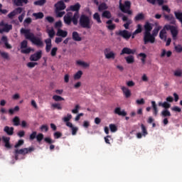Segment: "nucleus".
I'll use <instances>...</instances> for the list:
<instances>
[{
    "label": "nucleus",
    "instance_id": "nucleus-47",
    "mask_svg": "<svg viewBox=\"0 0 182 182\" xmlns=\"http://www.w3.org/2000/svg\"><path fill=\"white\" fill-rule=\"evenodd\" d=\"M28 48V41L23 40L21 43V49H26Z\"/></svg>",
    "mask_w": 182,
    "mask_h": 182
},
{
    "label": "nucleus",
    "instance_id": "nucleus-55",
    "mask_svg": "<svg viewBox=\"0 0 182 182\" xmlns=\"http://www.w3.org/2000/svg\"><path fill=\"white\" fill-rule=\"evenodd\" d=\"M109 129L112 133H114L117 130V127H116V125L114 124H110Z\"/></svg>",
    "mask_w": 182,
    "mask_h": 182
},
{
    "label": "nucleus",
    "instance_id": "nucleus-56",
    "mask_svg": "<svg viewBox=\"0 0 182 182\" xmlns=\"http://www.w3.org/2000/svg\"><path fill=\"white\" fill-rule=\"evenodd\" d=\"M57 53H58V48L54 47L51 49L50 55H51V56L55 57V56H56Z\"/></svg>",
    "mask_w": 182,
    "mask_h": 182
},
{
    "label": "nucleus",
    "instance_id": "nucleus-53",
    "mask_svg": "<svg viewBox=\"0 0 182 182\" xmlns=\"http://www.w3.org/2000/svg\"><path fill=\"white\" fill-rule=\"evenodd\" d=\"M162 11H164V12H167L168 14H170V12H171V9H170V8H168V6L167 5L162 6Z\"/></svg>",
    "mask_w": 182,
    "mask_h": 182
},
{
    "label": "nucleus",
    "instance_id": "nucleus-61",
    "mask_svg": "<svg viewBox=\"0 0 182 182\" xmlns=\"http://www.w3.org/2000/svg\"><path fill=\"white\" fill-rule=\"evenodd\" d=\"M70 119H72V114H68L67 117H65L63 118V121L65 122V123H68L70 122Z\"/></svg>",
    "mask_w": 182,
    "mask_h": 182
},
{
    "label": "nucleus",
    "instance_id": "nucleus-8",
    "mask_svg": "<svg viewBox=\"0 0 182 182\" xmlns=\"http://www.w3.org/2000/svg\"><path fill=\"white\" fill-rule=\"evenodd\" d=\"M42 58V50H38L30 56L31 62H38Z\"/></svg>",
    "mask_w": 182,
    "mask_h": 182
},
{
    "label": "nucleus",
    "instance_id": "nucleus-49",
    "mask_svg": "<svg viewBox=\"0 0 182 182\" xmlns=\"http://www.w3.org/2000/svg\"><path fill=\"white\" fill-rule=\"evenodd\" d=\"M174 49H175L176 53H181V52H182V46L180 45V44H178L177 46H175Z\"/></svg>",
    "mask_w": 182,
    "mask_h": 182
},
{
    "label": "nucleus",
    "instance_id": "nucleus-42",
    "mask_svg": "<svg viewBox=\"0 0 182 182\" xmlns=\"http://www.w3.org/2000/svg\"><path fill=\"white\" fill-rule=\"evenodd\" d=\"M43 134L42 133H39L38 134V135L36 136V140L38 141V143H41L42 141L43 140Z\"/></svg>",
    "mask_w": 182,
    "mask_h": 182
},
{
    "label": "nucleus",
    "instance_id": "nucleus-58",
    "mask_svg": "<svg viewBox=\"0 0 182 182\" xmlns=\"http://www.w3.org/2000/svg\"><path fill=\"white\" fill-rule=\"evenodd\" d=\"M32 49H31V48H26V49H22L21 50V53H24L26 55H28V53H31Z\"/></svg>",
    "mask_w": 182,
    "mask_h": 182
},
{
    "label": "nucleus",
    "instance_id": "nucleus-51",
    "mask_svg": "<svg viewBox=\"0 0 182 182\" xmlns=\"http://www.w3.org/2000/svg\"><path fill=\"white\" fill-rule=\"evenodd\" d=\"M37 134H38V133L36 132V131L33 132L31 134L30 136H29V139H30L31 141L35 140V139H36Z\"/></svg>",
    "mask_w": 182,
    "mask_h": 182
},
{
    "label": "nucleus",
    "instance_id": "nucleus-50",
    "mask_svg": "<svg viewBox=\"0 0 182 182\" xmlns=\"http://www.w3.org/2000/svg\"><path fill=\"white\" fill-rule=\"evenodd\" d=\"M174 76H176V77H181L182 76V70L178 69L174 71Z\"/></svg>",
    "mask_w": 182,
    "mask_h": 182
},
{
    "label": "nucleus",
    "instance_id": "nucleus-32",
    "mask_svg": "<svg viewBox=\"0 0 182 182\" xmlns=\"http://www.w3.org/2000/svg\"><path fill=\"white\" fill-rule=\"evenodd\" d=\"M151 105H152V108H153V110H154V114L155 116H157V114L159 113V109H157V105H156V102L152 101Z\"/></svg>",
    "mask_w": 182,
    "mask_h": 182
},
{
    "label": "nucleus",
    "instance_id": "nucleus-25",
    "mask_svg": "<svg viewBox=\"0 0 182 182\" xmlns=\"http://www.w3.org/2000/svg\"><path fill=\"white\" fill-rule=\"evenodd\" d=\"M57 36H61V38H66V36H68V31L59 28L57 31Z\"/></svg>",
    "mask_w": 182,
    "mask_h": 182
},
{
    "label": "nucleus",
    "instance_id": "nucleus-7",
    "mask_svg": "<svg viewBox=\"0 0 182 182\" xmlns=\"http://www.w3.org/2000/svg\"><path fill=\"white\" fill-rule=\"evenodd\" d=\"M0 33H3L4 32H6L8 33L9 31H12V25L11 24H8L4 22V21L0 22Z\"/></svg>",
    "mask_w": 182,
    "mask_h": 182
},
{
    "label": "nucleus",
    "instance_id": "nucleus-45",
    "mask_svg": "<svg viewBox=\"0 0 182 182\" xmlns=\"http://www.w3.org/2000/svg\"><path fill=\"white\" fill-rule=\"evenodd\" d=\"M15 112H19V106H16L14 109H9V114H14Z\"/></svg>",
    "mask_w": 182,
    "mask_h": 182
},
{
    "label": "nucleus",
    "instance_id": "nucleus-28",
    "mask_svg": "<svg viewBox=\"0 0 182 182\" xmlns=\"http://www.w3.org/2000/svg\"><path fill=\"white\" fill-rule=\"evenodd\" d=\"M144 19V14L143 13L138 14L134 18V21L135 22H137L139 21H143Z\"/></svg>",
    "mask_w": 182,
    "mask_h": 182
},
{
    "label": "nucleus",
    "instance_id": "nucleus-40",
    "mask_svg": "<svg viewBox=\"0 0 182 182\" xmlns=\"http://www.w3.org/2000/svg\"><path fill=\"white\" fill-rule=\"evenodd\" d=\"M51 107H53V109H57V110H62L63 109L62 105H60V103L52 104Z\"/></svg>",
    "mask_w": 182,
    "mask_h": 182
},
{
    "label": "nucleus",
    "instance_id": "nucleus-62",
    "mask_svg": "<svg viewBox=\"0 0 182 182\" xmlns=\"http://www.w3.org/2000/svg\"><path fill=\"white\" fill-rule=\"evenodd\" d=\"M54 139H60L62 137V133L59 132H56L53 134Z\"/></svg>",
    "mask_w": 182,
    "mask_h": 182
},
{
    "label": "nucleus",
    "instance_id": "nucleus-2",
    "mask_svg": "<svg viewBox=\"0 0 182 182\" xmlns=\"http://www.w3.org/2000/svg\"><path fill=\"white\" fill-rule=\"evenodd\" d=\"M20 33L24 35V38L28 41H31L33 45L38 46V48H43V41L39 37L35 36V34L31 32V29L22 28L20 30Z\"/></svg>",
    "mask_w": 182,
    "mask_h": 182
},
{
    "label": "nucleus",
    "instance_id": "nucleus-6",
    "mask_svg": "<svg viewBox=\"0 0 182 182\" xmlns=\"http://www.w3.org/2000/svg\"><path fill=\"white\" fill-rule=\"evenodd\" d=\"M165 29H166V31H170L172 35V38L174 41L177 39V36L178 35V29L177 28L176 26H171L170 24H166L165 25Z\"/></svg>",
    "mask_w": 182,
    "mask_h": 182
},
{
    "label": "nucleus",
    "instance_id": "nucleus-15",
    "mask_svg": "<svg viewBox=\"0 0 182 182\" xmlns=\"http://www.w3.org/2000/svg\"><path fill=\"white\" fill-rule=\"evenodd\" d=\"M164 18L170 22L171 25H176V18H174V16L173 14H164Z\"/></svg>",
    "mask_w": 182,
    "mask_h": 182
},
{
    "label": "nucleus",
    "instance_id": "nucleus-38",
    "mask_svg": "<svg viewBox=\"0 0 182 182\" xmlns=\"http://www.w3.org/2000/svg\"><path fill=\"white\" fill-rule=\"evenodd\" d=\"M14 126H19L21 124V119L18 117H15L13 120Z\"/></svg>",
    "mask_w": 182,
    "mask_h": 182
},
{
    "label": "nucleus",
    "instance_id": "nucleus-43",
    "mask_svg": "<svg viewBox=\"0 0 182 182\" xmlns=\"http://www.w3.org/2000/svg\"><path fill=\"white\" fill-rule=\"evenodd\" d=\"M53 99L55 102H62V100H65V98L56 95L53 96Z\"/></svg>",
    "mask_w": 182,
    "mask_h": 182
},
{
    "label": "nucleus",
    "instance_id": "nucleus-20",
    "mask_svg": "<svg viewBox=\"0 0 182 182\" xmlns=\"http://www.w3.org/2000/svg\"><path fill=\"white\" fill-rule=\"evenodd\" d=\"M72 38H73V40L75 41V42H80V41H82V37H80L77 31L73 32Z\"/></svg>",
    "mask_w": 182,
    "mask_h": 182
},
{
    "label": "nucleus",
    "instance_id": "nucleus-16",
    "mask_svg": "<svg viewBox=\"0 0 182 182\" xmlns=\"http://www.w3.org/2000/svg\"><path fill=\"white\" fill-rule=\"evenodd\" d=\"M114 113L118 114V116H122L123 117L127 116V112H126L124 109L122 110L121 107H116L114 110Z\"/></svg>",
    "mask_w": 182,
    "mask_h": 182
},
{
    "label": "nucleus",
    "instance_id": "nucleus-21",
    "mask_svg": "<svg viewBox=\"0 0 182 182\" xmlns=\"http://www.w3.org/2000/svg\"><path fill=\"white\" fill-rule=\"evenodd\" d=\"M1 42L4 43L6 49H12V46L8 43V37H6V36H3L1 37Z\"/></svg>",
    "mask_w": 182,
    "mask_h": 182
},
{
    "label": "nucleus",
    "instance_id": "nucleus-23",
    "mask_svg": "<svg viewBox=\"0 0 182 182\" xmlns=\"http://www.w3.org/2000/svg\"><path fill=\"white\" fill-rule=\"evenodd\" d=\"M122 90L125 96V97L129 98L130 96H132V92H130V90L126 87H122Z\"/></svg>",
    "mask_w": 182,
    "mask_h": 182
},
{
    "label": "nucleus",
    "instance_id": "nucleus-46",
    "mask_svg": "<svg viewBox=\"0 0 182 182\" xmlns=\"http://www.w3.org/2000/svg\"><path fill=\"white\" fill-rule=\"evenodd\" d=\"M79 110H80V105H76L75 106V109H72V113L74 114H77V113H79Z\"/></svg>",
    "mask_w": 182,
    "mask_h": 182
},
{
    "label": "nucleus",
    "instance_id": "nucleus-52",
    "mask_svg": "<svg viewBox=\"0 0 182 182\" xmlns=\"http://www.w3.org/2000/svg\"><path fill=\"white\" fill-rule=\"evenodd\" d=\"M48 33L50 39H52L55 36V30L53 28L48 30Z\"/></svg>",
    "mask_w": 182,
    "mask_h": 182
},
{
    "label": "nucleus",
    "instance_id": "nucleus-19",
    "mask_svg": "<svg viewBox=\"0 0 182 182\" xmlns=\"http://www.w3.org/2000/svg\"><path fill=\"white\" fill-rule=\"evenodd\" d=\"M14 130L15 129L14 127H9V126L4 127V132L8 134V136H13L14 135Z\"/></svg>",
    "mask_w": 182,
    "mask_h": 182
},
{
    "label": "nucleus",
    "instance_id": "nucleus-57",
    "mask_svg": "<svg viewBox=\"0 0 182 182\" xmlns=\"http://www.w3.org/2000/svg\"><path fill=\"white\" fill-rule=\"evenodd\" d=\"M141 130L144 136H147L149 133L147 132V129H146V127L144 126V124H141Z\"/></svg>",
    "mask_w": 182,
    "mask_h": 182
},
{
    "label": "nucleus",
    "instance_id": "nucleus-60",
    "mask_svg": "<svg viewBox=\"0 0 182 182\" xmlns=\"http://www.w3.org/2000/svg\"><path fill=\"white\" fill-rule=\"evenodd\" d=\"M44 141H46V143H48V144H53V143H55V140H52V139L49 137H46L44 139Z\"/></svg>",
    "mask_w": 182,
    "mask_h": 182
},
{
    "label": "nucleus",
    "instance_id": "nucleus-30",
    "mask_svg": "<svg viewBox=\"0 0 182 182\" xmlns=\"http://www.w3.org/2000/svg\"><path fill=\"white\" fill-rule=\"evenodd\" d=\"M160 29H161V26H157L156 27L153 31H152V33H151V35H152L154 36V38H156V36H157V35H159V32L160 31Z\"/></svg>",
    "mask_w": 182,
    "mask_h": 182
},
{
    "label": "nucleus",
    "instance_id": "nucleus-34",
    "mask_svg": "<svg viewBox=\"0 0 182 182\" xmlns=\"http://www.w3.org/2000/svg\"><path fill=\"white\" fill-rule=\"evenodd\" d=\"M102 18H106L107 19H110L112 18V14L109 11H103L102 14Z\"/></svg>",
    "mask_w": 182,
    "mask_h": 182
},
{
    "label": "nucleus",
    "instance_id": "nucleus-11",
    "mask_svg": "<svg viewBox=\"0 0 182 182\" xmlns=\"http://www.w3.org/2000/svg\"><path fill=\"white\" fill-rule=\"evenodd\" d=\"M1 140L3 143H4V147L6 149H8V150H10V149H12V145H11V138L9 136H3L1 138Z\"/></svg>",
    "mask_w": 182,
    "mask_h": 182
},
{
    "label": "nucleus",
    "instance_id": "nucleus-64",
    "mask_svg": "<svg viewBox=\"0 0 182 182\" xmlns=\"http://www.w3.org/2000/svg\"><path fill=\"white\" fill-rule=\"evenodd\" d=\"M40 129L41 132H48V130H49V127H48V125H42Z\"/></svg>",
    "mask_w": 182,
    "mask_h": 182
},
{
    "label": "nucleus",
    "instance_id": "nucleus-36",
    "mask_svg": "<svg viewBox=\"0 0 182 182\" xmlns=\"http://www.w3.org/2000/svg\"><path fill=\"white\" fill-rule=\"evenodd\" d=\"M93 19L96 21L97 23H102V20L100 19V15H99V13L94 14Z\"/></svg>",
    "mask_w": 182,
    "mask_h": 182
},
{
    "label": "nucleus",
    "instance_id": "nucleus-41",
    "mask_svg": "<svg viewBox=\"0 0 182 182\" xmlns=\"http://www.w3.org/2000/svg\"><path fill=\"white\" fill-rule=\"evenodd\" d=\"M77 65H79L80 66H83V68H89V64L82 60H77Z\"/></svg>",
    "mask_w": 182,
    "mask_h": 182
},
{
    "label": "nucleus",
    "instance_id": "nucleus-37",
    "mask_svg": "<svg viewBox=\"0 0 182 182\" xmlns=\"http://www.w3.org/2000/svg\"><path fill=\"white\" fill-rule=\"evenodd\" d=\"M82 75H83V72H82V70L77 71L74 75V79L75 80H79V79L82 77Z\"/></svg>",
    "mask_w": 182,
    "mask_h": 182
},
{
    "label": "nucleus",
    "instance_id": "nucleus-18",
    "mask_svg": "<svg viewBox=\"0 0 182 182\" xmlns=\"http://www.w3.org/2000/svg\"><path fill=\"white\" fill-rule=\"evenodd\" d=\"M46 46V52L49 53L50 52V49H52V39L47 38L45 40Z\"/></svg>",
    "mask_w": 182,
    "mask_h": 182
},
{
    "label": "nucleus",
    "instance_id": "nucleus-14",
    "mask_svg": "<svg viewBox=\"0 0 182 182\" xmlns=\"http://www.w3.org/2000/svg\"><path fill=\"white\" fill-rule=\"evenodd\" d=\"M106 59H114L116 58V54L113 51H110V48H106L104 50Z\"/></svg>",
    "mask_w": 182,
    "mask_h": 182
},
{
    "label": "nucleus",
    "instance_id": "nucleus-29",
    "mask_svg": "<svg viewBox=\"0 0 182 182\" xmlns=\"http://www.w3.org/2000/svg\"><path fill=\"white\" fill-rule=\"evenodd\" d=\"M125 60L128 64L134 63V56L129 55L127 57H125Z\"/></svg>",
    "mask_w": 182,
    "mask_h": 182
},
{
    "label": "nucleus",
    "instance_id": "nucleus-63",
    "mask_svg": "<svg viewBox=\"0 0 182 182\" xmlns=\"http://www.w3.org/2000/svg\"><path fill=\"white\" fill-rule=\"evenodd\" d=\"M163 107L165 109H170V107H171V105H170V103H168L167 102H163Z\"/></svg>",
    "mask_w": 182,
    "mask_h": 182
},
{
    "label": "nucleus",
    "instance_id": "nucleus-24",
    "mask_svg": "<svg viewBox=\"0 0 182 182\" xmlns=\"http://www.w3.org/2000/svg\"><path fill=\"white\" fill-rule=\"evenodd\" d=\"M107 25H108L107 26V28L109 30V31H114L116 29V24H112L113 21L112 20H108L106 22Z\"/></svg>",
    "mask_w": 182,
    "mask_h": 182
},
{
    "label": "nucleus",
    "instance_id": "nucleus-1",
    "mask_svg": "<svg viewBox=\"0 0 182 182\" xmlns=\"http://www.w3.org/2000/svg\"><path fill=\"white\" fill-rule=\"evenodd\" d=\"M80 4L76 3L74 5L70 6V11H72L73 12H75L74 15L72 12H68L66 15L64 16V23L65 25H68L70 26V25H72V22L73 25L76 26L77 25V21L79 20V11H80Z\"/></svg>",
    "mask_w": 182,
    "mask_h": 182
},
{
    "label": "nucleus",
    "instance_id": "nucleus-12",
    "mask_svg": "<svg viewBox=\"0 0 182 182\" xmlns=\"http://www.w3.org/2000/svg\"><path fill=\"white\" fill-rule=\"evenodd\" d=\"M55 11H65L66 9V4L63 0H60L54 5Z\"/></svg>",
    "mask_w": 182,
    "mask_h": 182
},
{
    "label": "nucleus",
    "instance_id": "nucleus-54",
    "mask_svg": "<svg viewBox=\"0 0 182 182\" xmlns=\"http://www.w3.org/2000/svg\"><path fill=\"white\" fill-rule=\"evenodd\" d=\"M56 16L57 18H62L66 12L65 11H55Z\"/></svg>",
    "mask_w": 182,
    "mask_h": 182
},
{
    "label": "nucleus",
    "instance_id": "nucleus-31",
    "mask_svg": "<svg viewBox=\"0 0 182 182\" xmlns=\"http://www.w3.org/2000/svg\"><path fill=\"white\" fill-rule=\"evenodd\" d=\"M0 55L3 59H6V60H11V58H9V53L6 52H1L0 50Z\"/></svg>",
    "mask_w": 182,
    "mask_h": 182
},
{
    "label": "nucleus",
    "instance_id": "nucleus-5",
    "mask_svg": "<svg viewBox=\"0 0 182 182\" xmlns=\"http://www.w3.org/2000/svg\"><path fill=\"white\" fill-rule=\"evenodd\" d=\"M35 150V148L33 147H29V148H23L21 149H16L14 151L15 153V159L18 160V154H22L23 156H25V154H28V153H32Z\"/></svg>",
    "mask_w": 182,
    "mask_h": 182
},
{
    "label": "nucleus",
    "instance_id": "nucleus-44",
    "mask_svg": "<svg viewBox=\"0 0 182 182\" xmlns=\"http://www.w3.org/2000/svg\"><path fill=\"white\" fill-rule=\"evenodd\" d=\"M24 143H25V141H23V139H19L18 141V142L14 146L15 149H18V148L21 147V146H23Z\"/></svg>",
    "mask_w": 182,
    "mask_h": 182
},
{
    "label": "nucleus",
    "instance_id": "nucleus-35",
    "mask_svg": "<svg viewBox=\"0 0 182 182\" xmlns=\"http://www.w3.org/2000/svg\"><path fill=\"white\" fill-rule=\"evenodd\" d=\"M33 16L36 18V19H43V13L42 12H38V13H33Z\"/></svg>",
    "mask_w": 182,
    "mask_h": 182
},
{
    "label": "nucleus",
    "instance_id": "nucleus-4",
    "mask_svg": "<svg viewBox=\"0 0 182 182\" xmlns=\"http://www.w3.org/2000/svg\"><path fill=\"white\" fill-rule=\"evenodd\" d=\"M79 25L81 28H83V29H90L92 28L90 17L86 14H82L80 16Z\"/></svg>",
    "mask_w": 182,
    "mask_h": 182
},
{
    "label": "nucleus",
    "instance_id": "nucleus-13",
    "mask_svg": "<svg viewBox=\"0 0 182 182\" xmlns=\"http://www.w3.org/2000/svg\"><path fill=\"white\" fill-rule=\"evenodd\" d=\"M134 53H136V49H132V48H129L127 47L124 48L121 53L120 55H134Z\"/></svg>",
    "mask_w": 182,
    "mask_h": 182
},
{
    "label": "nucleus",
    "instance_id": "nucleus-22",
    "mask_svg": "<svg viewBox=\"0 0 182 182\" xmlns=\"http://www.w3.org/2000/svg\"><path fill=\"white\" fill-rule=\"evenodd\" d=\"M167 29L165 28V26H164L163 29L161 30L159 33V38L160 39H165V41L167 39V36L166 34L167 33Z\"/></svg>",
    "mask_w": 182,
    "mask_h": 182
},
{
    "label": "nucleus",
    "instance_id": "nucleus-26",
    "mask_svg": "<svg viewBox=\"0 0 182 182\" xmlns=\"http://www.w3.org/2000/svg\"><path fill=\"white\" fill-rule=\"evenodd\" d=\"M16 6H23V4L26 5L28 4V0H13Z\"/></svg>",
    "mask_w": 182,
    "mask_h": 182
},
{
    "label": "nucleus",
    "instance_id": "nucleus-48",
    "mask_svg": "<svg viewBox=\"0 0 182 182\" xmlns=\"http://www.w3.org/2000/svg\"><path fill=\"white\" fill-rule=\"evenodd\" d=\"M136 29L134 31V34H136L137 33H141L142 31H143V28L141 26V24H138L137 26H136Z\"/></svg>",
    "mask_w": 182,
    "mask_h": 182
},
{
    "label": "nucleus",
    "instance_id": "nucleus-33",
    "mask_svg": "<svg viewBox=\"0 0 182 182\" xmlns=\"http://www.w3.org/2000/svg\"><path fill=\"white\" fill-rule=\"evenodd\" d=\"M46 4V0H38L34 1V5L36 6H43Z\"/></svg>",
    "mask_w": 182,
    "mask_h": 182
},
{
    "label": "nucleus",
    "instance_id": "nucleus-39",
    "mask_svg": "<svg viewBox=\"0 0 182 182\" xmlns=\"http://www.w3.org/2000/svg\"><path fill=\"white\" fill-rule=\"evenodd\" d=\"M105 9H107V6L106 5V3H102L99 5L98 11L100 12H102V11H105Z\"/></svg>",
    "mask_w": 182,
    "mask_h": 182
},
{
    "label": "nucleus",
    "instance_id": "nucleus-10",
    "mask_svg": "<svg viewBox=\"0 0 182 182\" xmlns=\"http://www.w3.org/2000/svg\"><path fill=\"white\" fill-rule=\"evenodd\" d=\"M118 35L126 39V41H129L132 38V33L127 30L119 31Z\"/></svg>",
    "mask_w": 182,
    "mask_h": 182
},
{
    "label": "nucleus",
    "instance_id": "nucleus-59",
    "mask_svg": "<svg viewBox=\"0 0 182 182\" xmlns=\"http://www.w3.org/2000/svg\"><path fill=\"white\" fill-rule=\"evenodd\" d=\"M38 65V63H33V62H29L27 63L28 68H30L32 69L33 68H35Z\"/></svg>",
    "mask_w": 182,
    "mask_h": 182
},
{
    "label": "nucleus",
    "instance_id": "nucleus-27",
    "mask_svg": "<svg viewBox=\"0 0 182 182\" xmlns=\"http://www.w3.org/2000/svg\"><path fill=\"white\" fill-rule=\"evenodd\" d=\"M161 114L162 117H165V118L171 117V112H170L168 111V109H164L161 112Z\"/></svg>",
    "mask_w": 182,
    "mask_h": 182
},
{
    "label": "nucleus",
    "instance_id": "nucleus-17",
    "mask_svg": "<svg viewBox=\"0 0 182 182\" xmlns=\"http://www.w3.org/2000/svg\"><path fill=\"white\" fill-rule=\"evenodd\" d=\"M122 21H123V22H126L124 24V27L125 28V29H129V26H130V25H132V20L129 19V18L127 16H123Z\"/></svg>",
    "mask_w": 182,
    "mask_h": 182
},
{
    "label": "nucleus",
    "instance_id": "nucleus-3",
    "mask_svg": "<svg viewBox=\"0 0 182 182\" xmlns=\"http://www.w3.org/2000/svg\"><path fill=\"white\" fill-rule=\"evenodd\" d=\"M144 43L147 45V43H154L156 42V38H154L151 34V31H153V24L146 21L144 26Z\"/></svg>",
    "mask_w": 182,
    "mask_h": 182
},
{
    "label": "nucleus",
    "instance_id": "nucleus-9",
    "mask_svg": "<svg viewBox=\"0 0 182 182\" xmlns=\"http://www.w3.org/2000/svg\"><path fill=\"white\" fill-rule=\"evenodd\" d=\"M132 8V2L130 1H125L124 4H122V0L119 1V9L120 11H124L126 9H130Z\"/></svg>",
    "mask_w": 182,
    "mask_h": 182
}]
</instances>
